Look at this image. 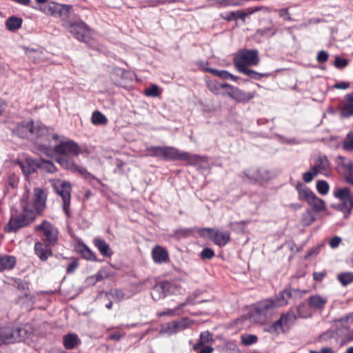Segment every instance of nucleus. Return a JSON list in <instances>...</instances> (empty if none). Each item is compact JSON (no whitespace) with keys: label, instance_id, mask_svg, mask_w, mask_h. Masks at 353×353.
<instances>
[{"label":"nucleus","instance_id":"obj_1","mask_svg":"<svg viewBox=\"0 0 353 353\" xmlns=\"http://www.w3.org/2000/svg\"><path fill=\"white\" fill-rule=\"evenodd\" d=\"M11 130L14 134L20 138L34 139L38 145L50 138L48 128L41 122H34L32 119L16 123Z\"/></svg>","mask_w":353,"mask_h":353},{"label":"nucleus","instance_id":"obj_2","mask_svg":"<svg viewBox=\"0 0 353 353\" xmlns=\"http://www.w3.org/2000/svg\"><path fill=\"white\" fill-rule=\"evenodd\" d=\"M28 192H26L21 200L23 210L21 213H12L10 220L5 227L7 232H15L20 228L29 225L36 219L34 212L30 209L28 202Z\"/></svg>","mask_w":353,"mask_h":353},{"label":"nucleus","instance_id":"obj_3","mask_svg":"<svg viewBox=\"0 0 353 353\" xmlns=\"http://www.w3.org/2000/svg\"><path fill=\"white\" fill-rule=\"evenodd\" d=\"M32 335V329L30 325L21 327L6 326L0 327V345L18 343L25 341Z\"/></svg>","mask_w":353,"mask_h":353},{"label":"nucleus","instance_id":"obj_4","mask_svg":"<svg viewBox=\"0 0 353 353\" xmlns=\"http://www.w3.org/2000/svg\"><path fill=\"white\" fill-rule=\"evenodd\" d=\"M50 137L51 136L50 135ZM48 140L44 141L43 143L39 144V150L44 152L48 156H50L53 152H56L61 155H74L78 156L81 152L79 145L73 141H61L59 144L52 148L48 143Z\"/></svg>","mask_w":353,"mask_h":353},{"label":"nucleus","instance_id":"obj_5","mask_svg":"<svg viewBox=\"0 0 353 353\" xmlns=\"http://www.w3.org/2000/svg\"><path fill=\"white\" fill-rule=\"evenodd\" d=\"M259 63V52L256 50H240L234 58V64L240 72L248 69L250 65H257Z\"/></svg>","mask_w":353,"mask_h":353},{"label":"nucleus","instance_id":"obj_6","mask_svg":"<svg viewBox=\"0 0 353 353\" xmlns=\"http://www.w3.org/2000/svg\"><path fill=\"white\" fill-rule=\"evenodd\" d=\"M162 157L166 160L185 161L188 164L194 165L204 161V157L192 154L187 152L180 151L173 147H163Z\"/></svg>","mask_w":353,"mask_h":353},{"label":"nucleus","instance_id":"obj_7","mask_svg":"<svg viewBox=\"0 0 353 353\" xmlns=\"http://www.w3.org/2000/svg\"><path fill=\"white\" fill-rule=\"evenodd\" d=\"M50 183L57 194L61 197L63 211L67 216H69L72 190L70 183L59 179H50Z\"/></svg>","mask_w":353,"mask_h":353},{"label":"nucleus","instance_id":"obj_8","mask_svg":"<svg viewBox=\"0 0 353 353\" xmlns=\"http://www.w3.org/2000/svg\"><path fill=\"white\" fill-rule=\"evenodd\" d=\"M297 319V316L293 309H290L282 314L280 318L274 322L267 330L270 333L279 334L288 331L292 326Z\"/></svg>","mask_w":353,"mask_h":353},{"label":"nucleus","instance_id":"obj_9","mask_svg":"<svg viewBox=\"0 0 353 353\" xmlns=\"http://www.w3.org/2000/svg\"><path fill=\"white\" fill-rule=\"evenodd\" d=\"M34 232L41 233V239L48 245H55L59 239V230L50 222L44 220L34 228Z\"/></svg>","mask_w":353,"mask_h":353},{"label":"nucleus","instance_id":"obj_10","mask_svg":"<svg viewBox=\"0 0 353 353\" xmlns=\"http://www.w3.org/2000/svg\"><path fill=\"white\" fill-rule=\"evenodd\" d=\"M276 308L272 299L259 302L254 308V320L260 324H263L272 318Z\"/></svg>","mask_w":353,"mask_h":353},{"label":"nucleus","instance_id":"obj_11","mask_svg":"<svg viewBox=\"0 0 353 353\" xmlns=\"http://www.w3.org/2000/svg\"><path fill=\"white\" fill-rule=\"evenodd\" d=\"M333 194L341 202L338 204L339 209L343 212L345 217H347L353 209V193L349 188L336 189Z\"/></svg>","mask_w":353,"mask_h":353},{"label":"nucleus","instance_id":"obj_12","mask_svg":"<svg viewBox=\"0 0 353 353\" xmlns=\"http://www.w3.org/2000/svg\"><path fill=\"white\" fill-rule=\"evenodd\" d=\"M193 320L189 318H183L179 321H174L165 324L161 332L168 335L175 334L193 325Z\"/></svg>","mask_w":353,"mask_h":353},{"label":"nucleus","instance_id":"obj_13","mask_svg":"<svg viewBox=\"0 0 353 353\" xmlns=\"http://www.w3.org/2000/svg\"><path fill=\"white\" fill-rule=\"evenodd\" d=\"M47 194L45 191L39 188L34 189V196L32 204L30 205V209L37 214L41 213L46 208Z\"/></svg>","mask_w":353,"mask_h":353},{"label":"nucleus","instance_id":"obj_14","mask_svg":"<svg viewBox=\"0 0 353 353\" xmlns=\"http://www.w3.org/2000/svg\"><path fill=\"white\" fill-rule=\"evenodd\" d=\"M201 234L208 235L215 244L219 246H224L230 239V234L229 232H220L218 230L211 228L203 229L201 232Z\"/></svg>","mask_w":353,"mask_h":353},{"label":"nucleus","instance_id":"obj_15","mask_svg":"<svg viewBox=\"0 0 353 353\" xmlns=\"http://www.w3.org/2000/svg\"><path fill=\"white\" fill-rule=\"evenodd\" d=\"M68 30L79 41L88 43L90 40L88 27L83 21L71 23L68 27Z\"/></svg>","mask_w":353,"mask_h":353},{"label":"nucleus","instance_id":"obj_16","mask_svg":"<svg viewBox=\"0 0 353 353\" xmlns=\"http://www.w3.org/2000/svg\"><path fill=\"white\" fill-rule=\"evenodd\" d=\"M244 174L251 183L261 184L270 179L268 171L258 168H251L244 172Z\"/></svg>","mask_w":353,"mask_h":353},{"label":"nucleus","instance_id":"obj_17","mask_svg":"<svg viewBox=\"0 0 353 353\" xmlns=\"http://www.w3.org/2000/svg\"><path fill=\"white\" fill-rule=\"evenodd\" d=\"M175 285L170 282H163L154 286L151 296L154 301H158L174 292Z\"/></svg>","mask_w":353,"mask_h":353},{"label":"nucleus","instance_id":"obj_18","mask_svg":"<svg viewBox=\"0 0 353 353\" xmlns=\"http://www.w3.org/2000/svg\"><path fill=\"white\" fill-rule=\"evenodd\" d=\"M72 7L69 5H60L54 2L40 6L39 10L42 11L46 14L56 16L57 14H68L70 13Z\"/></svg>","mask_w":353,"mask_h":353},{"label":"nucleus","instance_id":"obj_19","mask_svg":"<svg viewBox=\"0 0 353 353\" xmlns=\"http://www.w3.org/2000/svg\"><path fill=\"white\" fill-rule=\"evenodd\" d=\"M68 156V155H61L57 158V161L65 169L74 172H79L82 174L91 176V174L88 173L85 168L75 164L74 161Z\"/></svg>","mask_w":353,"mask_h":353},{"label":"nucleus","instance_id":"obj_20","mask_svg":"<svg viewBox=\"0 0 353 353\" xmlns=\"http://www.w3.org/2000/svg\"><path fill=\"white\" fill-rule=\"evenodd\" d=\"M53 245H48L44 241H37L34 243V254L42 261H46L52 254V248Z\"/></svg>","mask_w":353,"mask_h":353},{"label":"nucleus","instance_id":"obj_21","mask_svg":"<svg viewBox=\"0 0 353 353\" xmlns=\"http://www.w3.org/2000/svg\"><path fill=\"white\" fill-rule=\"evenodd\" d=\"M337 163L343 168V174L345 181L349 183H353V161L339 156Z\"/></svg>","mask_w":353,"mask_h":353},{"label":"nucleus","instance_id":"obj_22","mask_svg":"<svg viewBox=\"0 0 353 353\" xmlns=\"http://www.w3.org/2000/svg\"><path fill=\"white\" fill-rule=\"evenodd\" d=\"M327 297L319 294L310 296L307 299L309 306L316 310L323 311L327 303Z\"/></svg>","mask_w":353,"mask_h":353},{"label":"nucleus","instance_id":"obj_23","mask_svg":"<svg viewBox=\"0 0 353 353\" xmlns=\"http://www.w3.org/2000/svg\"><path fill=\"white\" fill-rule=\"evenodd\" d=\"M17 164L20 166L23 174L26 176L34 172L36 168L39 167V163L30 157H26L24 160L17 161Z\"/></svg>","mask_w":353,"mask_h":353},{"label":"nucleus","instance_id":"obj_24","mask_svg":"<svg viewBox=\"0 0 353 353\" xmlns=\"http://www.w3.org/2000/svg\"><path fill=\"white\" fill-rule=\"evenodd\" d=\"M339 110L341 118H349L353 115V92L345 96V101Z\"/></svg>","mask_w":353,"mask_h":353},{"label":"nucleus","instance_id":"obj_25","mask_svg":"<svg viewBox=\"0 0 353 353\" xmlns=\"http://www.w3.org/2000/svg\"><path fill=\"white\" fill-rule=\"evenodd\" d=\"M227 94L237 102H247L254 97L253 93L244 92L236 87L228 91Z\"/></svg>","mask_w":353,"mask_h":353},{"label":"nucleus","instance_id":"obj_26","mask_svg":"<svg viewBox=\"0 0 353 353\" xmlns=\"http://www.w3.org/2000/svg\"><path fill=\"white\" fill-rule=\"evenodd\" d=\"M292 296V291L291 289H284L276 294L274 298H272L276 307H280L286 305L288 303L289 299Z\"/></svg>","mask_w":353,"mask_h":353},{"label":"nucleus","instance_id":"obj_27","mask_svg":"<svg viewBox=\"0 0 353 353\" xmlns=\"http://www.w3.org/2000/svg\"><path fill=\"white\" fill-rule=\"evenodd\" d=\"M152 256L156 263H163L169 259L168 251L159 245H157L152 249Z\"/></svg>","mask_w":353,"mask_h":353},{"label":"nucleus","instance_id":"obj_28","mask_svg":"<svg viewBox=\"0 0 353 353\" xmlns=\"http://www.w3.org/2000/svg\"><path fill=\"white\" fill-rule=\"evenodd\" d=\"M330 163L326 156L319 155L312 168L316 170L318 174H325L330 170Z\"/></svg>","mask_w":353,"mask_h":353},{"label":"nucleus","instance_id":"obj_29","mask_svg":"<svg viewBox=\"0 0 353 353\" xmlns=\"http://www.w3.org/2000/svg\"><path fill=\"white\" fill-rule=\"evenodd\" d=\"M81 343V340L75 333H68L63 338V344L65 349L72 350Z\"/></svg>","mask_w":353,"mask_h":353},{"label":"nucleus","instance_id":"obj_30","mask_svg":"<svg viewBox=\"0 0 353 353\" xmlns=\"http://www.w3.org/2000/svg\"><path fill=\"white\" fill-rule=\"evenodd\" d=\"M16 263V258L13 256L8 254L0 255V272L13 269Z\"/></svg>","mask_w":353,"mask_h":353},{"label":"nucleus","instance_id":"obj_31","mask_svg":"<svg viewBox=\"0 0 353 353\" xmlns=\"http://www.w3.org/2000/svg\"><path fill=\"white\" fill-rule=\"evenodd\" d=\"M296 190L298 192V198L301 201H305L307 203L314 193L305 185L302 183H298L296 185Z\"/></svg>","mask_w":353,"mask_h":353},{"label":"nucleus","instance_id":"obj_32","mask_svg":"<svg viewBox=\"0 0 353 353\" xmlns=\"http://www.w3.org/2000/svg\"><path fill=\"white\" fill-rule=\"evenodd\" d=\"M94 244L97 248L100 253L105 257H110L112 252L109 245L102 239H95Z\"/></svg>","mask_w":353,"mask_h":353},{"label":"nucleus","instance_id":"obj_33","mask_svg":"<svg viewBox=\"0 0 353 353\" xmlns=\"http://www.w3.org/2000/svg\"><path fill=\"white\" fill-rule=\"evenodd\" d=\"M22 22L21 18L12 16L6 20L5 25L8 30L14 32L21 27Z\"/></svg>","mask_w":353,"mask_h":353},{"label":"nucleus","instance_id":"obj_34","mask_svg":"<svg viewBox=\"0 0 353 353\" xmlns=\"http://www.w3.org/2000/svg\"><path fill=\"white\" fill-rule=\"evenodd\" d=\"M188 304H190L189 299H187L185 301L180 303L177 307H176L174 309L168 308V309H165L163 312H157V316L159 317H161V316H176V315L178 314L177 311L179 310L184 307L185 306H186Z\"/></svg>","mask_w":353,"mask_h":353},{"label":"nucleus","instance_id":"obj_35","mask_svg":"<svg viewBox=\"0 0 353 353\" xmlns=\"http://www.w3.org/2000/svg\"><path fill=\"white\" fill-rule=\"evenodd\" d=\"M91 121L95 125H105L108 123V119L100 111H94L92 114Z\"/></svg>","mask_w":353,"mask_h":353},{"label":"nucleus","instance_id":"obj_36","mask_svg":"<svg viewBox=\"0 0 353 353\" xmlns=\"http://www.w3.org/2000/svg\"><path fill=\"white\" fill-rule=\"evenodd\" d=\"M307 203L313 208L316 212L322 211L325 209V205L323 200L317 197L315 194L308 201Z\"/></svg>","mask_w":353,"mask_h":353},{"label":"nucleus","instance_id":"obj_37","mask_svg":"<svg viewBox=\"0 0 353 353\" xmlns=\"http://www.w3.org/2000/svg\"><path fill=\"white\" fill-rule=\"evenodd\" d=\"M297 317L306 319L312 316V312L307 305L305 303H301L296 307Z\"/></svg>","mask_w":353,"mask_h":353},{"label":"nucleus","instance_id":"obj_38","mask_svg":"<svg viewBox=\"0 0 353 353\" xmlns=\"http://www.w3.org/2000/svg\"><path fill=\"white\" fill-rule=\"evenodd\" d=\"M343 149L347 152L353 151V130L346 135L343 142Z\"/></svg>","mask_w":353,"mask_h":353},{"label":"nucleus","instance_id":"obj_39","mask_svg":"<svg viewBox=\"0 0 353 353\" xmlns=\"http://www.w3.org/2000/svg\"><path fill=\"white\" fill-rule=\"evenodd\" d=\"M212 339L209 332H203L200 334L199 341L193 346L194 350H198L199 348L204 343L212 341Z\"/></svg>","mask_w":353,"mask_h":353},{"label":"nucleus","instance_id":"obj_40","mask_svg":"<svg viewBox=\"0 0 353 353\" xmlns=\"http://www.w3.org/2000/svg\"><path fill=\"white\" fill-rule=\"evenodd\" d=\"M337 278L343 285H347L353 282V273L350 272H342L337 276Z\"/></svg>","mask_w":353,"mask_h":353},{"label":"nucleus","instance_id":"obj_41","mask_svg":"<svg viewBox=\"0 0 353 353\" xmlns=\"http://www.w3.org/2000/svg\"><path fill=\"white\" fill-rule=\"evenodd\" d=\"M79 251L84 259L90 261H97L95 254L85 245L82 246Z\"/></svg>","mask_w":353,"mask_h":353},{"label":"nucleus","instance_id":"obj_42","mask_svg":"<svg viewBox=\"0 0 353 353\" xmlns=\"http://www.w3.org/2000/svg\"><path fill=\"white\" fill-rule=\"evenodd\" d=\"M241 343L244 345L248 346L256 343L257 342L258 338L254 334H244L241 336Z\"/></svg>","mask_w":353,"mask_h":353},{"label":"nucleus","instance_id":"obj_43","mask_svg":"<svg viewBox=\"0 0 353 353\" xmlns=\"http://www.w3.org/2000/svg\"><path fill=\"white\" fill-rule=\"evenodd\" d=\"M39 167L49 173H54L57 170L56 167L52 162L46 160H42L39 164Z\"/></svg>","mask_w":353,"mask_h":353},{"label":"nucleus","instance_id":"obj_44","mask_svg":"<svg viewBox=\"0 0 353 353\" xmlns=\"http://www.w3.org/2000/svg\"><path fill=\"white\" fill-rule=\"evenodd\" d=\"M206 71L209 72L210 73L212 74L214 76L219 77L222 79H228L230 76V73L227 70H219L213 68H207Z\"/></svg>","mask_w":353,"mask_h":353},{"label":"nucleus","instance_id":"obj_45","mask_svg":"<svg viewBox=\"0 0 353 353\" xmlns=\"http://www.w3.org/2000/svg\"><path fill=\"white\" fill-rule=\"evenodd\" d=\"M329 184L327 181L319 180L316 182V190L322 195H325L329 191Z\"/></svg>","mask_w":353,"mask_h":353},{"label":"nucleus","instance_id":"obj_46","mask_svg":"<svg viewBox=\"0 0 353 353\" xmlns=\"http://www.w3.org/2000/svg\"><path fill=\"white\" fill-rule=\"evenodd\" d=\"M241 73H243L244 74L248 76L249 77L255 79V80H259L262 77H268L269 74L266 73H259L253 70L247 69L242 72Z\"/></svg>","mask_w":353,"mask_h":353},{"label":"nucleus","instance_id":"obj_47","mask_svg":"<svg viewBox=\"0 0 353 353\" xmlns=\"http://www.w3.org/2000/svg\"><path fill=\"white\" fill-rule=\"evenodd\" d=\"M144 94L148 97H158L161 92L159 91L158 85L152 84L150 88L145 90Z\"/></svg>","mask_w":353,"mask_h":353},{"label":"nucleus","instance_id":"obj_48","mask_svg":"<svg viewBox=\"0 0 353 353\" xmlns=\"http://www.w3.org/2000/svg\"><path fill=\"white\" fill-rule=\"evenodd\" d=\"M317 175L318 173L316 170L312 167L308 172H306L303 174V179L305 183H310Z\"/></svg>","mask_w":353,"mask_h":353},{"label":"nucleus","instance_id":"obj_49","mask_svg":"<svg viewBox=\"0 0 353 353\" xmlns=\"http://www.w3.org/2000/svg\"><path fill=\"white\" fill-rule=\"evenodd\" d=\"M147 151L150 153L149 155L156 157H162L163 147L161 146H151L147 148Z\"/></svg>","mask_w":353,"mask_h":353},{"label":"nucleus","instance_id":"obj_50","mask_svg":"<svg viewBox=\"0 0 353 353\" xmlns=\"http://www.w3.org/2000/svg\"><path fill=\"white\" fill-rule=\"evenodd\" d=\"M208 88L214 94H219L220 91V83L216 81H210L207 83Z\"/></svg>","mask_w":353,"mask_h":353},{"label":"nucleus","instance_id":"obj_51","mask_svg":"<svg viewBox=\"0 0 353 353\" xmlns=\"http://www.w3.org/2000/svg\"><path fill=\"white\" fill-rule=\"evenodd\" d=\"M349 63V60L347 59H341L339 56L335 57L334 65L338 69H343L345 68Z\"/></svg>","mask_w":353,"mask_h":353},{"label":"nucleus","instance_id":"obj_52","mask_svg":"<svg viewBox=\"0 0 353 353\" xmlns=\"http://www.w3.org/2000/svg\"><path fill=\"white\" fill-rule=\"evenodd\" d=\"M214 256V252L210 248H204L200 254L202 259H210Z\"/></svg>","mask_w":353,"mask_h":353},{"label":"nucleus","instance_id":"obj_53","mask_svg":"<svg viewBox=\"0 0 353 353\" xmlns=\"http://www.w3.org/2000/svg\"><path fill=\"white\" fill-rule=\"evenodd\" d=\"M342 242V239L338 236L332 237L328 242L330 247L332 249H335L339 246Z\"/></svg>","mask_w":353,"mask_h":353},{"label":"nucleus","instance_id":"obj_54","mask_svg":"<svg viewBox=\"0 0 353 353\" xmlns=\"http://www.w3.org/2000/svg\"><path fill=\"white\" fill-rule=\"evenodd\" d=\"M329 54L325 50H320L318 52L316 60L319 63H324L327 61Z\"/></svg>","mask_w":353,"mask_h":353},{"label":"nucleus","instance_id":"obj_55","mask_svg":"<svg viewBox=\"0 0 353 353\" xmlns=\"http://www.w3.org/2000/svg\"><path fill=\"white\" fill-rule=\"evenodd\" d=\"M279 17L287 21H292V18L288 12V8H283L279 10Z\"/></svg>","mask_w":353,"mask_h":353},{"label":"nucleus","instance_id":"obj_56","mask_svg":"<svg viewBox=\"0 0 353 353\" xmlns=\"http://www.w3.org/2000/svg\"><path fill=\"white\" fill-rule=\"evenodd\" d=\"M110 295L112 297L115 298L119 301H120L124 299V293L121 290H119L116 289V290H112L110 292Z\"/></svg>","mask_w":353,"mask_h":353},{"label":"nucleus","instance_id":"obj_57","mask_svg":"<svg viewBox=\"0 0 353 353\" xmlns=\"http://www.w3.org/2000/svg\"><path fill=\"white\" fill-rule=\"evenodd\" d=\"M41 53V51L35 49H30L27 48L26 50V55L30 58H36V57H39V54Z\"/></svg>","mask_w":353,"mask_h":353},{"label":"nucleus","instance_id":"obj_58","mask_svg":"<svg viewBox=\"0 0 353 353\" xmlns=\"http://www.w3.org/2000/svg\"><path fill=\"white\" fill-rule=\"evenodd\" d=\"M314 220L315 218L310 212H307L303 214V222L305 224L310 225L311 223L314 222Z\"/></svg>","mask_w":353,"mask_h":353},{"label":"nucleus","instance_id":"obj_59","mask_svg":"<svg viewBox=\"0 0 353 353\" xmlns=\"http://www.w3.org/2000/svg\"><path fill=\"white\" fill-rule=\"evenodd\" d=\"M198 353H212L214 348L211 346L201 345L198 350H196Z\"/></svg>","mask_w":353,"mask_h":353},{"label":"nucleus","instance_id":"obj_60","mask_svg":"<svg viewBox=\"0 0 353 353\" xmlns=\"http://www.w3.org/2000/svg\"><path fill=\"white\" fill-rule=\"evenodd\" d=\"M326 276V272H314L313 273V279L316 281H321L324 277Z\"/></svg>","mask_w":353,"mask_h":353},{"label":"nucleus","instance_id":"obj_61","mask_svg":"<svg viewBox=\"0 0 353 353\" xmlns=\"http://www.w3.org/2000/svg\"><path fill=\"white\" fill-rule=\"evenodd\" d=\"M78 266V263L77 261H72V263H70L68 267H67V269H66V271H67V273L68 274H71V273H73L74 271L76 270V268H77Z\"/></svg>","mask_w":353,"mask_h":353},{"label":"nucleus","instance_id":"obj_62","mask_svg":"<svg viewBox=\"0 0 353 353\" xmlns=\"http://www.w3.org/2000/svg\"><path fill=\"white\" fill-rule=\"evenodd\" d=\"M350 87V83L348 82H339L334 84V88L336 89L346 90Z\"/></svg>","mask_w":353,"mask_h":353},{"label":"nucleus","instance_id":"obj_63","mask_svg":"<svg viewBox=\"0 0 353 353\" xmlns=\"http://www.w3.org/2000/svg\"><path fill=\"white\" fill-rule=\"evenodd\" d=\"M102 279V275L100 272L97 274L92 276L88 278V281L92 283H95L96 282L100 281Z\"/></svg>","mask_w":353,"mask_h":353},{"label":"nucleus","instance_id":"obj_64","mask_svg":"<svg viewBox=\"0 0 353 353\" xmlns=\"http://www.w3.org/2000/svg\"><path fill=\"white\" fill-rule=\"evenodd\" d=\"M318 353H335L334 350L332 347H322L319 351H317Z\"/></svg>","mask_w":353,"mask_h":353}]
</instances>
